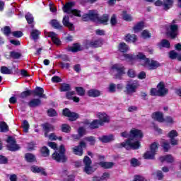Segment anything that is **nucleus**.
Listing matches in <instances>:
<instances>
[{"mask_svg": "<svg viewBox=\"0 0 181 181\" xmlns=\"http://www.w3.org/2000/svg\"><path fill=\"white\" fill-rule=\"evenodd\" d=\"M121 136L128 138V139L124 142L117 144V148H125L127 151H129V149H139L141 147L139 139L144 138V133L138 129H132L129 134L127 132H122Z\"/></svg>", "mask_w": 181, "mask_h": 181, "instance_id": "nucleus-1", "label": "nucleus"}, {"mask_svg": "<svg viewBox=\"0 0 181 181\" xmlns=\"http://www.w3.org/2000/svg\"><path fill=\"white\" fill-rule=\"evenodd\" d=\"M82 19L83 22H88V21H92L96 23H103V25H107V22H108L110 17L108 15L105 14L103 16V17L100 18L98 16V13H97V11H90L88 13H86L82 16Z\"/></svg>", "mask_w": 181, "mask_h": 181, "instance_id": "nucleus-2", "label": "nucleus"}, {"mask_svg": "<svg viewBox=\"0 0 181 181\" xmlns=\"http://www.w3.org/2000/svg\"><path fill=\"white\" fill-rule=\"evenodd\" d=\"M136 59L143 62V66L148 69V70H156L158 67H160V64L158 61L149 59L142 52H139L136 56Z\"/></svg>", "mask_w": 181, "mask_h": 181, "instance_id": "nucleus-3", "label": "nucleus"}, {"mask_svg": "<svg viewBox=\"0 0 181 181\" xmlns=\"http://www.w3.org/2000/svg\"><path fill=\"white\" fill-rule=\"evenodd\" d=\"M139 88V82L136 80H129L126 83L124 93L127 95H132Z\"/></svg>", "mask_w": 181, "mask_h": 181, "instance_id": "nucleus-4", "label": "nucleus"}, {"mask_svg": "<svg viewBox=\"0 0 181 181\" xmlns=\"http://www.w3.org/2000/svg\"><path fill=\"white\" fill-rule=\"evenodd\" d=\"M64 152H66L64 146L61 145L59 146V150L58 151H55L52 154V159H54V160H56V162H59L60 163H64L67 162V156L64 155Z\"/></svg>", "mask_w": 181, "mask_h": 181, "instance_id": "nucleus-5", "label": "nucleus"}, {"mask_svg": "<svg viewBox=\"0 0 181 181\" xmlns=\"http://www.w3.org/2000/svg\"><path fill=\"white\" fill-rule=\"evenodd\" d=\"M110 73L115 78L121 80V77L125 74V68L121 64H115L112 66Z\"/></svg>", "mask_w": 181, "mask_h": 181, "instance_id": "nucleus-6", "label": "nucleus"}, {"mask_svg": "<svg viewBox=\"0 0 181 181\" xmlns=\"http://www.w3.org/2000/svg\"><path fill=\"white\" fill-rule=\"evenodd\" d=\"M74 1L66 3L65 5H64L62 8L63 12L69 15L70 13H72V15H74L75 16H78L80 18L81 16V14H80L81 13V11L80 10L73 9V6H74Z\"/></svg>", "mask_w": 181, "mask_h": 181, "instance_id": "nucleus-7", "label": "nucleus"}, {"mask_svg": "<svg viewBox=\"0 0 181 181\" xmlns=\"http://www.w3.org/2000/svg\"><path fill=\"white\" fill-rule=\"evenodd\" d=\"M159 144L156 142L153 143L150 146V151L146 152L144 155V159H155V156L158 152Z\"/></svg>", "mask_w": 181, "mask_h": 181, "instance_id": "nucleus-8", "label": "nucleus"}, {"mask_svg": "<svg viewBox=\"0 0 181 181\" xmlns=\"http://www.w3.org/2000/svg\"><path fill=\"white\" fill-rule=\"evenodd\" d=\"M42 128L45 131V136L47 137V134H49V132H50V131H54V126L48 123H45L44 124H42ZM49 139L50 141H56L57 139V136H56V134H54V133H52L49 135L48 136Z\"/></svg>", "mask_w": 181, "mask_h": 181, "instance_id": "nucleus-9", "label": "nucleus"}, {"mask_svg": "<svg viewBox=\"0 0 181 181\" xmlns=\"http://www.w3.org/2000/svg\"><path fill=\"white\" fill-rule=\"evenodd\" d=\"M91 159L90 157L86 156L83 158V172L86 173L87 175H91V173H93V172L95 170L94 168H93V166H91Z\"/></svg>", "mask_w": 181, "mask_h": 181, "instance_id": "nucleus-10", "label": "nucleus"}, {"mask_svg": "<svg viewBox=\"0 0 181 181\" xmlns=\"http://www.w3.org/2000/svg\"><path fill=\"white\" fill-rule=\"evenodd\" d=\"M7 144V148L8 151H11V152H16V151L21 149L19 145L16 144V140L12 136L8 137Z\"/></svg>", "mask_w": 181, "mask_h": 181, "instance_id": "nucleus-11", "label": "nucleus"}, {"mask_svg": "<svg viewBox=\"0 0 181 181\" xmlns=\"http://www.w3.org/2000/svg\"><path fill=\"white\" fill-rule=\"evenodd\" d=\"M83 148H86V143L84 141H81L78 146H76L74 148H71V151L74 155L78 156H83Z\"/></svg>", "mask_w": 181, "mask_h": 181, "instance_id": "nucleus-12", "label": "nucleus"}, {"mask_svg": "<svg viewBox=\"0 0 181 181\" xmlns=\"http://www.w3.org/2000/svg\"><path fill=\"white\" fill-rule=\"evenodd\" d=\"M177 32H179V26L176 24L170 25L168 30V35L170 36L172 39H175L177 36Z\"/></svg>", "mask_w": 181, "mask_h": 181, "instance_id": "nucleus-13", "label": "nucleus"}, {"mask_svg": "<svg viewBox=\"0 0 181 181\" xmlns=\"http://www.w3.org/2000/svg\"><path fill=\"white\" fill-rule=\"evenodd\" d=\"M63 115L65 117H68L69 118V121H76L77 118H78V115L76 112H73L70 111V110L66 108L63 110Z\"/></svg>", "mask_w": 181, "mask_h": 181, "instance_id": "nucleus-14", "label": "nucleus"}, {"mask_svg": "<svg viewBox=\"0 0 181 181\" xmlns=\"http://www.w3.org/2000/svg\"><path fill=\"white\" fill-rule=\"evenodd\" d=\"M157 88L158 90L159 97H164V95H166L169 93V90L166 88L163 82H160L157 86Z\"/></svg>", "mask_w": 181, "mask_h": 181, "instance_id": "nucleus-15", "label": "nucleus"}, {"mask_svg": "<svg viewBox=\"0 0 181 181\" xmlns=\"http://www.w3.org/2000/svg\"><path fill=\"white\" fill-rule=\"evenodd\" d=\"M44 93H45V90H43V88L40 87H37L35 88V90H32V93H33V95H36L40 98H47L46 97V95L44 94Z\"/></svg>", "mask_w": 181, "mask_h": 181, "instance_id": "nucleus-16", "label": "nucleus"}, {"mask_svg": "<svg viewBox=\"0 0 181 181\" xmlns=\"http://www.w3.org/2000/svg\"><path fill=\"white\" fill-rule=\"evenodd\" d=\"M101 46H103V41L101 40L88 41L86 43V49L90 47H101Z\"/></svg>", "mask_w": 181, "mask_h": 181, "instance_id": "nucleus-17", "label": "nucleus"}, {"mask_svg": "<svg viewBox=\"0 0 181 181\" xmlns=\"http://www.w3.org/2000/svg\"><path fill=\"white\" fill-rule=\"evenodd\" d=\"M83 47L79 43H75L72 47H66V52H72V53H77V52H81Z\"/></svg>", "mask_w": 181, "mask_h": 181, "instance_id": "nucleus-18", "label": "nucleus"}, {"mask_svg": "<svg viewBox=\"0 0 181 181\" xmlns=\"http://www.w3.org/2000/svg\"><path fill=\"white\" fill-rule=\"evenodd\" d=\"M98 118H99V122L102 123V125H104L105 122H110V117L105 113L99 112L97 114Z\"/></svg>", "mask_w": 181, "mask_h": 181, "instance_id": "nucleus-19", "label": "nucleus"}, {"mask_svg": "<svg viewBox=\"0 0 181 181\" xmlns=\"http://www.w3.org/2000/svg\"><path fill=\"white\" fill-rule=\"evenodd\" d=\"M151 117L153 119H155V121H158V122H165V118H163V113L160 112H156L153 113Z\"/></svg>", "mask_w": 181, "mask_h": 181, "instance_id": "nucleus-20", "label": "nucleus"}, {"mask_svg": "<svg viewBox=\"0 0 181 181\" xmlns=\"http://www.w3.org/2000/svg\"><path fill=\"white\" fill-rule=\"evenodd\" d=\"M30 170L33 172V173H41L42 175H43V176L47 175V173H46V171L45 170V169L36 165H33L30 168Z\"/></svg>", "mask_w": 181, "mask_h": 181, "instance_id": "nucleus-21", "label": "nucleus"}, {"mask_svg": "<svg viewBox=\"0 0 181 181\" xmlns=\"http://www.w3.org/2000/svg\"><path fill=\"white\" fill-rule=\"evenodd\" d=\"M28 105L30 108H35V107H39V105H42V100L39 98H34L30 100Z\"/></svg>", "mask_w": 181, "mask_h": 181, "instance_id": "nucleus-22", "label": "nucleus"}, {"mask_svg": "<svg viewBox=\"0 0 181 181\" xmlns=\"http://www.w3.org/2000/svg\"><path fill=\"white\" fill-rule=\"evenodd\" d=\"M62 23H63L64 26L69 28V29H70V30H73V28H74L73 23H70V17H69V16H65L63 18Z\"/></svg>", "mask_w": 181, "mask_h": 181, "instance_id": "nucleus-23", "label": "nucleus"}, {"mask_svg": "<svg viewBox=\"0 0 181 181\" xmlns=\"http://www.w3.org/2000/svg\"><path fill=\"white\" fill-rule=\"evenodd\" d=\"M48 37H51L54 45H57V46L60 45V40L57 37V34H56L54 32L48 33Z\"/></svg>", "mask_w": 181, "mask_h": 181, "instance_id": "nucleus-24", "label": "nucleus"}, {"mask_svg": "<svg viewBox=\"0 0 181 181\" xmlns=\"http://www.w3.org/2000/svg\"><path fill=\"white\" fill-rule=\"evenodd\" d=\"M99 139L103 144H107L108 142H111V141H114V135L110 134L108 136H103L99 137Z\"/></svg>", "mask_w": 181, "mask_h": 181, "instance_id": "nucleus-25", "label": "nucleus"}, {"mask_svg": "<svg viewBox=\"0 0 181 181\" xmlns=\"http://www.w3.org/2000/svg\"><path fill=\"white\" fill-rule=\"evenodd\" d=\"M87 94L88 97L95 98V97H100V95H101V93L100 92V90L97 89H90L89 90H88Z\"/></svg>", "mask_w": 181, "mask_h": 181, "instance_id": "nucleus-26", "label": "nucleus"}, {"mask_svg": "<svg viewBox=\"0 0 181 181\" xmlns=\"http://www.w3.org/2000/svg\"><path fill=\"white\" fill-rule=\"evenodd\" d=\"M164 11H169L173 6V0H165L163 3Z\"/></svg>", "mask_w": 181, "mask_h": 181, "instance_id": "nucleus-27", "label": "nucleus"}, {"mask_svg": "<svg viewBox=\"0 0 181 181\" xmlns=\"http://www.w3.org/2000/svg\"><path fill=\"white\" fill-rule=\"evenodd\" d=\"M99 165L100 166H101V168H103L104 169H111V168L114 166V163L102 161L99 163Z\"/></svg>", "mask_w": 181, "mask_h": 181, "instance_id": "nucleus-28", "label": "nucleus"}, {"mask_svg": "<svg viewBox=\"0 0 181 181\" xmlns=\"http://www.w3.org/2000/svg\"><path fill=\"white\" fill-rule=\"evenodd\" d=\"M124 40H126V42H132L133 43H135V42L138 40V38H136V35H135L127 34L125 36Z\"/></svg>", "mask_w": 181, "mask_h": 181, "instance_id": "nucleus-29", "label": "nucleus"}, {"mask_svg": "<svg viewBox=\"0 0 181 181\" xmlns=\"http://www.w3.org/2000/svg\"><path fill=\"white\" fill-rule=\"evenodd\" d=\"M50 25L52 28H54V29H62L63 25H61V23L56 19L52 20L50 22Z\"/></svg>", "mask_w": 181, "mask_h": 181, "instance_id": "nucleus-30", "label": "nucleus"}, {"mask_svg": "<svg viewBox=\"0 0 181 181\" xmlns=\"http://www.w3.org/2000/svg\"><path fill=\"white\" fill-rule=\"evenodd\" d=\"M160 160H161L162 162H165H165H168V163H172L174 159L172 155H167V156L160 157Z\"/></svg>", "mask_w": 181, "mask_h": 181, "instance_id": "nucleus-31", "label": "nucleus"}, {"mask_svg": "<svg viewBox=\"0 0 181 181\" xmlns=\"http://www.w3.org/2000/svg\"><path fill=\"white\" fill-rule=\"evenodd\" d=\"M9 126L5 122H0V132H8Z\"/></svg>", "mask_w": 181, "mask_h": 181, "instance_id": "nucleus-32", "label": "nucleus"}, {"mask_svg": "<svg viewBox=\"0 0 181 181\" xmlns=\"http://www.w3.org/2000/svg\"><path fill=\"white\" fill-rule=\"evenodd\" d=\"M100 125H103L102 122H100L98 119L93 120L89 125L90 129H95V128H98Z\"/></svg>", "mask_w": 181, "mask_h": 181, "instance_id": "nucleus-33", "label": "nucleus"}, {"mask_svg": "<svg viewBox=\"0 0 181 181\" xmlns=\"http://www.w3.org/2000/svg\"><path fill=\"white\" fill-rule=\"evenodd\" d=\"M25 158L27 160V162H36V157L35 156V155L30 153H28L25 154Z\"/></svg>", "mask_w": 181, "mask_h": 181, "instance_id": "nucleus-34", "label": "nucleus"}, {"mask_svg": "<svg viewBox=\"0 0 181 181\" xmlns=\"http://www.w3.org/2000/svg\"><path fill=\"white\" fill-rule=\"evenodd\" d=\"M119 50L122 52V53H125L129 50V47L124 42H122L119 45Z\"/></svg>", "mask_w": 181, "mask_h": 181, "instance_id": "nucleus-35", "label": "nucleus"}, {"mask_svg": "<svg viewBox=\"0 0 181 181\" xmlns=\"http://www.w3.org/2000/svg\"><path fill=\"white\" fill-rule=\"evenodd\" d=\"M134 33H138V32H140V30H142L144 29V22H140L137 23L134 27Z\"/></svg>", "mask_w": 181, "mask_h": 181, "instance_id": "nucleus-36", "label": "nucleus"}, {"mask_svg": "<svg viewBox=\"0 0 181 181\" xmlns=\"http://www.w3.org/2000/svg\"><path fill=\"white\" fill-rule=\"evenodd\" d=\"M71 89V88L70 87V84L64 83L61 84V87H60L61 92L70 91Z\"/></svg>", "mask_w": 181, "mask_h": 181, "instance_id": "nucleus-37", "label": "nucleus"}, {"mask_svg": "<svg viewBox=\"0 0 181 181\" xmlns=\"http://www.w3.org/2000/svg\"><path fill=\"white\" fill-rule=\"evenodd\" d=\"M39 35H40V31L38 30H33L31 32V37H33V40H37Z\"/></svg>", "mask_w": 181, "mask_h": 181, "instance_id": "nucleus-38", "label": "nucleus"}, {"mask_svg": "<svg viewBox=\"0 0 181 181\" xmlns=\"http://www.w3.org/2000/svg\"><path fill=\"white\" fill-rule=\"evenodd\" d=\"M122 16L124 19V21H127V22H132V16L128 13H127V11H123Z\"/></svg>", "mask_w": 181, "mask_h": 181, "instance_id": "nucleus-39", "label": "nucleus"}, {"mask_svg": "<svg viewBox=\"0 0 181 181\" xmlns=\"http://www.w3.org/2000/svg\"><path fill=\"white\" fill-rule=\"evenodd\" d=\"M0 71L2 74H12V70L8 69L6 66H3L1 67Z\"/></svg>", "mask_w": 181, "mask_h": 181, "instance_id": "nucleus-40", "label": "nucleus"}, {"mask_svg": "<svg viewBox=\"0 0 181 181\" xmlns=\"http://www.w3.org/2000/svg\"><path fill=\"white\" fill-rule=\"evenodd\" d=\"M163 120H164V122H165V124H169L170 125H173V124H175V119H173V117L170 116L165 117L163 119Z\"/></svg>", "mask_w": 181, "mask_h": 181, "instance_id": "nucleus-41", "label": "nucleus"}, {"mask_svg": "<svg viewBox=\"0 0 181 181\" xmlns=\"http://www.w3.org/2000/svg\"><path fill=\"white\" fill-rule=\"evenodd\" d=\"M160 47H166L167 49H169V47H170V43L169 42V40H163L160 43Z\"/></svg>", "mask_w": 181, "mask_h": 181, "instance_id": "nucleus-42", "label": "nucleus"}, {"mask_svg": "<svg viewBox=\"0 0 181 181\" xmlns=\"http://www.w3.org/2000/svg\"><path fill=\"white\" fill-rule=\"evenodd\" d=\"M41 153H42V156L46 158V157L49 156L50 151H49V148H47V147L43 146L41 148Z\"/></svg>", "mask_w": 181, "mask_h": 181, "instance_id": "nucleus-43", "label": "nucleus"}, {"mask_svg": "<svg viewBox=\"0 0 181 181\" xmlns=\"http://www.w3.org/2000/svg\"><path fill=\"white\" fill-rule=\"evenodd\" d=\"M76 91L78 95H81V97H83V95H86V90H84V88L83 87H76Z\"/></svg>", "mask_w": 181, "mask_h": 181, "instance_id": "nucleus-44", "label": "nucleus"}, {"mask_svg": "<svg viewBox=\"0 0 181 181\" xmlns=\"http://www.w3.org/2000/svg\"><path fill=\"white\" fill-rule=\"evenodd\" d=\"M169 57L172 60L177 59V57H179V53L176 52V51H170L169 53Z\"/></svg>", "mask_w": 181, "mask_h": 181, "instance_id": "nucleus-45", "label": "nucleus"}, {"mask_svg": "<svg viewBox=\"0 0 181 181\" xmlns=\"http://www.w3.org/2000/svg\"><path fill=\"white\" fill-rule=\"evenodd\" d=\"M22 127L23 132L28 133L29 132V122H28V121L24 120Z\"/></svg>", "mask_w": 181, "mask_h": 181, "instance_id": "nucleus-46", "label": "nucleus"}, {"mask_svg": "<svg viewBox=\"0 0 181 181\" xmlns=\"http://www.w3.org/2000/svg\"><path fill=\"white\" fill-rule=\"evenodd\" d=\"M32 94V90H25L22 92L20 95L19 97L20 98H26L27 97H29Z\"/></svg>", "mask_w": 181, "mask_h": 181, "instance_id": "nucleus-47", "label": "nucleus"}, {"mask_svg": "<svg viewBox=\"0 0 181 181\" xmlns=\"http://www.w3.org/2000/svg\"><path fill=\"white\" fill-rule=\"evenodd\" d=\"M25 19L28 22V23L30 24V23H33V16H32L31 13H28L26 15H25Z\"/></svg>", "mask_w": 181, "mask_h": 181, "instance_id": "nucleus-48", "label": "nucleus"}, {"mask_svg": "<svg viewBox=\"0 0 181 181\" xmlns=\"http://www.w3.org/2000/svg\"><path fill=\"white\" fill-rule=\"evenodd\" d=\"M71 127L69 124H64L62 125V132H70Z\"/></svg>", "mask_w": 181, "mask_h": 181, "instance_id": "nucleus-49", "label": "nucleus"}, {"mask_svg": "<svg viewBox=\"0 0 181 181\" xmlns=\"http://www.w3.org/2000/svg\"><path fill=\"white\" fill-rule=\"evenodd\" d=\"M177 135V132H176V130H171L168 133V138H170V139H175Z\"/></svg>", "mask_w": 181, "mask_h": 181, "instance_id": "nucleus-50", "label": "nucleus"}, {"mask_svg": "<svg viewBox=\"0 0 181 181\" xmlns=\"http://www.w3.org/2000/svg\"><path fill=\"white\" fill-rule=\"evenodd\" d=\"M162 146H163L165 152H168V151H169V149H170V145L166 141H163Z\"/></svg>", "mask_w": 181, "mask_h": 181, "instance_id": "nucleus-51", "label": "nucleus"}, {"mask_svg": "<svg viewBox=\"0 0 181 181\" xmlns=\"http://www.w3.org/2000/svg\"><path fill=\"white\" fill-rule=\"evenodd\" d=\"M127 76L131 78H134V77L136 76V73H135V71L134 69H129L127 71Z\"/></svg>", "mask_w": 181, "mask_h": 181, "instance_id": "nucleus-52", "label": "nucleus"}, {"mask_svg": "<svg viewBox=\"0 0 181 181\" xmlns=\"http://www.w3.org/2000/svg\"><path fill=\"white\" fill-rule=\"evenodd\" d=\"M86 134V129L84 127H79L78 129V135L81 138L82 136H84V134Z\"/></svg>", "mask_w": 181, "mask_h": 181, "instance_id": "nucleus-53", "label": "nucleus"}, {"mask_svg": "<svg viewBox=\"0 0 181 181\" xmlns=\"http://www.w3.org/2000/svg\"><path fill=\"white\" fill-rule=\"evenodd\" d=\"M86 141H88V142H90V145H95V138L94 136H89L85 138Z\"/></svg>", "mask_w": 181, "mask_h": 181, "instance_id": "nucleus-54", "label": "nucleus"}, {"mask_svg": "<svg viewBox=\"0 0 181 181\" xmlns=\"http://www.w3.org/2000/svg\"><path fill=\"white\" fill-rule=\"evenodd\" d=\"M141 36L144 39H149L151 37V33L148 30H144L141 33Z\"/></svg>", "mask_w": 181, "mask_h": 181, "instance_id": "nucleus-55", "label": "nucleus"}, {"mask_svg": "<svg viewBox=\"0 0 181 181\" xmlns=\"http://www.w3.org/2000/svg\"><path fill=\"white\" fill-rule=\"evenodd\" d=\"M47 114L49 117H56L57 115V112L54 109H49L47 110Z\"/></svg>", "mask_w": 181, "mask_h": 181, "instance_id": "nucleus-56", "label": "nucleus"}, {"mask_svg": "<svg viewBox=\"0 0 181 181\" xmlns=\"http://www.w3.org/2000/svg\"><path fill=\"white\" fill-rule=\"evenodd\" d=\"M110 23L112 26H115L117 25V16L115 14H113L110 18Z\"/></svg>", "mask_w": 181, "mask_h": 181, "instance_id": "nucleus-57", "label": "nucleus"}, {"mask_svg": "<svg viewBox=\"0 0 181 181\" xmlns=\"http://www.w3.org/2000/svg\"><path fill=\"white\" fill-rule=\"evenodd\" d=\"M131 165L134 168H136V166H139V162H138V159L136 158H132L131 160Z\"/></svg>", "mask_w": 181, "mask_h": 181, "instance_id": "nucleus-58", "label": "nucleus"}, {"mask_svg": "<svg viewBox=\"0 0 181 181\" xmlns=\"http://www.w3.org/2000/svg\"><path fill=\"white\" fill-rule=\"evenodd\" d=\"M10 56L13 57V59H19V57H21V54L16 52H11Z\"/></svg>", "mask_w": 181, "mask_h": 181, "instance_id": "nucleus-59", "label": "nucleus"}, {"mask_svg": "<svg viewBox=\"0 0 181 181\" xmlns=\"http://www.w3.org/2000/svg\"><path fill=\"white\" fill-rule=\"evenodd\" d=\"M4 34L6 35V36H9V35H11V28H9V26L4 27Z\"/></svg>", "mask_w": 181, "mask_h": 181, "instance_id": "nucleus-60", "label": "nucleus"}, {"mask_svg": "<svg viewBox=\"0 0 181 181\" xmlns=\"http://www.w3.org/2000/svg\"><path fill=\"white\" fill-rule=\"evenodd\" d=\"M12 35L14 37H22L23 36V33L21 31H14L12 33Z\"/></svg>", "mask_w": 181, "mask_h": 181, "instance_id": "nucleus-61", "label": "nucleus"}, {"mask_svg": "<svg viewBox=\"0 0 181 181\" xmlns=\"http://www.w3.org/2000/svg\"><path fill=\"white\" fill-rule=\"evenodd\" d=\"M76 94L74 91H69L66 93V98L68 100H73V95Z\"/></svg>", "mask_w": 181, "mask_h": 181, "instance_id": "nucleus-62", "label": "nucleus"}, {"mask_svg": "<svg viewBox=\"0 0 181 181\" xmlns=\"http://www.w3.org/2000/svg\"><path fill=\"white\" fill-rule=\"evenodd\" d=\"M100 178L102 179V181L108 180V179H110V173H103V175L100 177Z\"/></svg>", "mask_w": 181, "mask_h": 181, "instance_id": "nucleus-63", "label": "nucleus"}, {"mask_svg": "<svg viewBox=\"0 0 181 181\" xmlns=\"http://www.w3.org/2000/svg\"><path fill=\"white\" fill-rule=\"evenodd\" d=\"M134 181H146V180H145V178L141 175H135Z\"/></svg>", "mask_w": 181, "mask_h": 181, "instance_id": "nucleus-64", "label": "nucleus"}]
</instances>
